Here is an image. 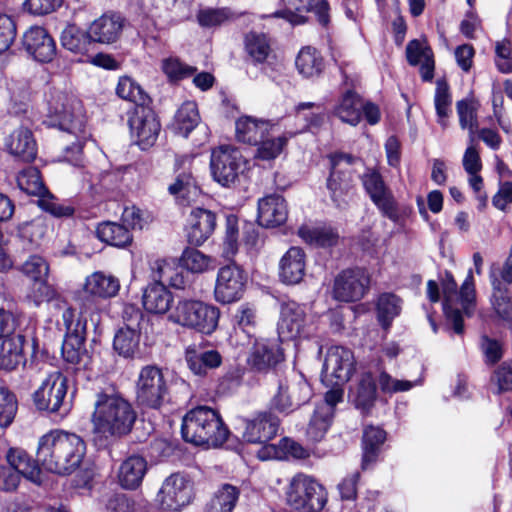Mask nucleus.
<instances>
[{
	"mask_svg": "<svg viewBox=\"0 0 512 512\" xmlns=\"http://www.w3.org/2000/svg\"><path fill=\"white\" fill-rule=\"evenodd\" d=\"M136 420L131 403L118 393L96 394L91 415L93 442L98 448L127 435Z\"/></svg>",
	"mask_w": 512,
	"mask_h": 512,
	"instance_id": "f257e3e1",
	"label": "nucleus"
},
{
	"mask_svg": "<svg viewBox=\"0 0 512 512\" xmlns=\"http://www.w3.org/2000/svg\"><path fill=\"white\" fill-rule=\"evenodd\" d=\"M86 454V443L75 433L53 430L38 442L37 461L49 472L69 475L76 471Z\"/></svg>",
	"mask_w": 512,
	"mask_h": 512,
	"instance_id": "f03ea898",
	"label": "nucleus"
},
{
	"mask_svg": "<svg viewBox=\"0 0 512 512\" xmlns=\"http://www.w3.org/2000/svg\"><path fill=\"white\" fill-rule=\"evenodd\" d=\"M181 432L186 442L208 447L223 445L229 435L220 414L207 406H199L187 412Z\"/></svg>",
	"mask_w": 512,
	"mask_h": 512,
	"instance_id": "7ed1b4c3",
	"label": "nucleus"
},
{
	"mask_svg": "<svg viewBox=\"0 0 512 512\" xmlns=\"http://www.w3.org/2000/svg\"><path fill=\"white\" fill-rule=\"evenodd\" d=\"M220 310L200 300L181 298L168 315L170 322L210 335L218 327Z\"/></svg>",
	"mask_w": 512,
	"mask_h": 512,
	"instance_id": "20e7f679",
	"label": "nucleus"
},
{
	"mask_svg": "<svg viewBox=\"0 0 512 512\" xmlns=\"http://www.w3.org/2000/svg\"><path fill=\"white\" fill-rule=\"evenodd\" d=\"M442 291L444 296V313L448 321L452 323L455 333L462 334L464 330L463 319L458 304H460L466 315H471L476 293L472 270H469L459 291L452 274L446 272L445 278L442 281Z\"/></svg>",
	"mask_w": 512,
	"mask_h": 512,
	"instance_id": "39448f33",
	"label": "nucleus"
},
{
	"mask_svg": "<svg viewBox=\"0 0 512 512\" xmlns=\"http://www.w3.org/2000/svg\"><path fill=\"white\" fill-rule=\"evenodd\" d=\"M48 120L50 126L85 139V118L78 99L63 92H55L48 99Z\"/></svg>",
	"mask_w": 512,
	"mask_h": 512,
	"instance_id": "423d86ee",
	"label": "nucleus"
},
{
	"mask_svg": "<svg viewBox=\"0 0 512 512\" xmlns=\"http://www.w3.org/2000/svg\"><path fill=\"white\" fill-rule=\"evenodd\" d=\"M248 169V161L231 145L214 148L210 156L212 178L222 187L231 188L240 182Z\"/></svg>",
	"mask_w": 512,
	"mask_h": 512,
	"instance_id": "0eeeda50",
	"label": "nucleus"
},
{
	"mask_svg": "<svg viewBox=\"0 0 512 512\" xmlns=\"http://www.w3.org/2000/svg\"><path fill=\"white\" fill-rule=\"evenodd\" d=\"M286 498L288 504L296 510L320 512L327 502V492L313 478L297 474L289 483Z\"/></svg>",
	"mask_w": 512,
	"mask_h": 512,
	"instance_id": "6e6552de",
	"label": "nucleus"
},
{
	"mask_svg": "<svg viewBox=\"0 0 512 512\" xmlns=\"http://www.w3.org/2000/svg\"><path fill=\"white\" fill-rule=\"evenodd\" d=\"M136 399L143 408L160 409L169 400V389L160 368L147 365L140 370L136 383Z\"/></svg>",
	"mask_w": 512,
	"mask_h": 512,
	"instance_id": "1a4fd4ad",
	"label": "nucleus"
},
{
	"mask_svg": "<svg viewBox=\"0 0 512 512\" xmlns=\"http://www.w3.org/2000/svg\"><path fill=\"white\" fill-rule=\"evenodd\" d=\"M67 389L68 380L62 372L55 370L49 373L33 393L35 407L49 413H66L69 410V404L65 401Z\"/></svg>",
	"mask_w": 512,
	"mask_h": 512,
	"instance_id": "9d476101",
	"label": "nucleus"
},
{
	"mask_svg": "<svg viewBox=\"0 0 512 512\" xmlns=\"http://www.w3.org/2000/svg\"><path fill=\"white\" fill-rule=\"evenodd\" d=\"M370 273L363 268L346 269L334 279L333 298L341 302L361 300L369 290Z\"/></svg>",
	"mask_w": 512,
	"mask_h": 512,
	"instance_id": "9b49d317",
	"label": "nucleus"
},
{
	"mask_svg": "<svg viewBox=\"0 0 512 512\" xmlns=\"http://www.w3.org/2000/svg\"><path fill=\"white\" fill-rule=\"evenodd\" d=\"M247 275L236 264L221 267L216 276L214 297L218 303L230 304L239 301L245 292Z\"/></svg>",
	"mask_w": 512,
	"mask_h": 512,
	"instance_id": "f8f14e48",
	"label": "nucleus"
},
{
	"mask_svg": "<svg viewBox=\"0 0 512 512\" xmlns=\"http://www.w3.org/2000/svg\"><path fill=\"white\" fill-rule=\"evenodd\" d=\"M277 331L279 339L286 341L307 338L313 329L304 308L296 302H287L281 305Z\"/></svg>",
	"mask_w": 512,
	"mask_h": 512,
	"instance_id": "ddd939ff",
	"label": "nucleus"
},
{
	"mask_svg": "<svg viewBox=\"0 0 512 512\" xmlns=\"http://www.w3.org/2000/svg\"><path fill=\"white\" fill-rule=\"evenodd\" d=\"M192 483L183 474L168 476L157 494V503L162 510L178 511L188 505L192 499Z\"/></svg>",
	"mask_w": 512,
	"mask_h": 512,
	"instance_id": "4468645a",
	"label": "nucleus"
},
{
	"mask_svg": "<svg viewBox=\"0 0 512 512\" xmlns=\"http://www.w3.org/2000/svg\"><path fill=\"white\" fill-rule=\"evenodd\" d=\"M311 397L312 389L306 380L290 382L284 379L279 380L270 405L273 410L289 414L309 402Z\"/></svg>",
	"mask_w": 512,
	"mask_h": 512,
	"instance_id": "2eb2a0df",
	"label": "nucleus"
},
{
	"mask_svg": "<svg viewBox=\"0 0 512 512\" xmlns=\"http://www.w3.org/2000/svg\"><path fill=\"white\" fill-rule=\"evenodd\" d=\"M354 371V356L351 350L333 346L328 349L322 370V380L331 386H341Z\"/></svg>",
	"mask_w": 512,
	"mask_h": 512,
	"instance_id": "dca6fc26",
	"label": "nucleus"
},
{
	"mask_svg": "<svg viewBox=\"0 0 512 512\" xmlns=\"http://www.w3.org/2000/svg\"><path fill=\"white\" fill-rule=\"evenodd\" d=\"M361 180L365 191L383 215L394 222L398 221L399 213L396 201L382 175L374 169H368L362 175Z\"/></svg>",
	"mask_w": 512,
	"mask_h": 512,
	"instance_id": "f3484780",
	"label": "nucleus"
},
{
	"mask_svg": "<svg viewBox=\"0 0 512 512\" xmlns=\"http://www.w3.org/2000/svg\"><path fill=\"white\" fill-rule=\"evenodd\" d=\"M128 123L131 135L141 149H148L155 143L160 132V123L150 107H135Z\"/></svg>",
	"mask_w": 512,
	"mask_h": 512,
	"instance_id": "a211bd4d",
	"label": "nucleus"
},
{
	"mask_svg": "<svg viewBox=\"0 0 512 512\" xmlns=\"http://www.w3.org/2000/svg\"><path fill=\"white\" fill-rule=\"evenodd\" d=\"M284 361V351L277 339H256L247 357L248 366L257 372H268Z\"/></svg>",
	"mask_w": 512,
	"mask_h": 512,
	"instance_id": "6ab92c4d",
	"label": "nucleus"
},
{
	"mask_svg": "<svg viewBox=\"0 0 512 512\" xmlns=\"http://www.w3.org/2000/svg\"><path fill=\"white\" fill-rule=\"evenodd\" d=\"M26 51L39 62H50L56 54V45L48 32L40 26L28 29L23 36Z\"/></svg>",
	"mask_w": 512,
	"mask_h": 512,
	"instance_id": "aec40b11",
	"label": "nucleus"
},
{
	"mask_svg": "<svg viewBox=\"0 0 512 512\" xmlns=\"http://www.w3.org/2000/svg\"><path fill=\"white\" fill-rule=\"evenodd\" d=\"M278 428V417L270 412H261L245 421L243 438L250 443H265L276 436Z\"/></svg>",
	"mask_w": 512,
	"mask_h": 512,
	"instance_id": "412c9836",
	"label": "nucleus"
},
{
	"mask_svg": "<svg viewBox=\"0 0 512 512\" xmlns=\"http://www.w3.org/2000/svg\"><path fill=\"white\" fill-rule=\"evenodd\" d=\"M123 27L124 19L119 14H103L90 24L89 36L93 42L111 44L119 39Z\"/></svg>",
	"mask_w": 512,
	"mask_h": 512,
	"instance_id": "4be33fe9",
	"label": "nucleus"
},
{
	"mask_svg": "<svg viewBox=\"0 0 512 512\" xmlns=\"http://www.w3.org/2000/svg\"><path fill=\"white\" fill-rule=\"evenodd\" d=\"M288 209L285 199L271 194L258 201V222L265 227L280 226L287 220Z\"/></svg>",
	"mask_w": 512,
	"mask_h": 512,
	"instance_id": "5701e85b",
	"label": "nucleus"
},
{
	"mask_svg": "<svg viewBox=\"0 0 512 512\" xmlns=\"http://www.w3.org/2000/svg\"><path fill=\"white\" fill-rule=\"evenodd\" d=\"M188 222V241L200 246L213 234L216 216L209 210L196 208L191 211Z\"/></svg>",
	"mask_w": 512,
	"mask_h": 512,
	"instance_id": "b1692460",
	"label": "nucleus"
},
{
	"mask_svg": "<svg viewBox=\"0 0 512 512\" xmlns=\"http://www.w3.org/2000/svg\"><path fill=\"white\" fill-rule=\"evenodd\" d=\"M306 255L300 247H291L279 262L280 280L289 285L298 284L305 275Z\"/></svg>",
	"mask_w": 512,
	"mask_h": 512,
	"instance_id": "393cba45",
	"label": "nucleus"
},
{
	"mask_svg": "<svg viewBox=\"0 0 512 512\" xmlns=\"http://www.w3.org/2000/svg\"><path fill=\"white\" fill-rule=\"evenodd\" d=\"M0 345V369L14 370L26 361L24 355L25 336L15 331L2 338Z\"/></svg>",
	"mask_w": 512,
	"mask_h": 512,
	"instance_id": "a878e982",
	"label": "nucleus"
},
{
	"mask_svg": "<svg viewBox=\"0 0 512 512\" xmlns=\"http://www.w3.org/2000/svg\"><path fill=\"white\" fill-rule=\"evenodd\" d=\"M119 290V279L102 271L88 275L83 284V292L93 298L110 299L117 296Z\"/></svg>",
	"mask_w": 512,
	"mask_h": 512,
	"instance_id": "bb28decb",
	"label": "nucleus"
},
{
	"mask_svg": "<svg viewBox=\"0 0 512 512\" xmlns=\"http://www.w3.org/2000/svg\"><path fill=\"white\" fill-rule=\"evenodd\" d=\"M174 301L172 292L162 284L152 282L148 284L142 294V305L151 314L164 315L171 312Z\"/></svg>",
	"mask_w": 512,
	"mask_h": 512,
	"instance_id": "cd10ccee",
	"label": "nucleus"
},
{
	"mask_svg": "<svg viewBox=\"0 0 512 512\" xmlns=\"http://www.w3.org/2000/svg\"><path fill=\"white\" fill-rule=\"evenodd\" d=\"M184 359L189 370L197 376H206L222 364V356L217 350H201L196 346L186 348Z\"/></svg>",
	"mask_w": 512,
	"mask_h": 512,
	"instance_id": "c85d7f7f",
	"label": "nucleus"
},
{
	"mask_svg": "<svg viewBox=\"0 0 512 512\" xmlns=\"http://www.w3.org/2000/svg\"><path fill=\"white\" fill-rule=\"evenodd\" d=\"M406 57L410 65H420V74L424 81H431L433 79V52L425 41L417 39L410 41L406 47Z\"/></svg>",
	"mask_w": 512,
	"mask_h": 512,
	"instance_id": "c756f323",
	"label": "nucleus"
},
{
	"mask_svg": "<svg viewBox=\"0 0 512 512\" xmlns=\"http://www.w3.org/2000/svg\"><path fill=\"white\" fill-rule=\"evenodd\" d=\"M273 128L274 125L268 121L246 116L236 121V137L240 142L256 145Z\"/></svg>",
	"mask_w": 512,
	"mask_h": 512,
	"instance_id": "7c9ffc66",
	"label": "nucleus"
},
{
	"mask_svg": "<svg viewBox=\"0 0 512 512\" xmlns=\"http://www.w3.org/2000/svg\"><path fill=\"white\" fill-rule=\"evenodd\" d=\"M9 152L19 159L30 162L37 155V146L32 132L27 128H18L6 141Z\"/></svg>",
	"mask_w": 512,
	"mask_h": 512,
	"instance_id": "2f4dec72",
	"label": "nucleus"
},
{
	"mask_svg": "<svg viewBox=\"0 0 512 512\" xmlns=\"http://www.w3.org/2000/svg\"><path fill=\"white\" fill-rule=\"evenodd\" d=\"M168 191L182 205L195 202L200 195V188L189 170L179 173L175 181L169 185Z\"/></svg>",
	"mask_w": 512,
	"mask_h": 512,
	"instance_id": "473e14b6",
	"label": "nucleus"
},
{
	"mask_svg": "<svg viewBox=\"0 0 512 512\" xmlns=\"http://www.w3.org/2000/svg\"><path fill=\"white\" fill-rule=\"evenodd\" d=\"M147 463L143 457L131 456L127 458L119 469V482L126 489L137 488L146 473Z\"/></svg>",
	"mask_w": 512,
	"mask_h": 512,
	"instance_id": "72a5a7b5",
	"label": "nucleus"
},
{
	"mask_svg": "<svg viewBox=\"0 0 512 512\" xmlns=\"http://www.w3.org/2000/svg\"><path fill=\"white\" fill-rule=\"evenodd\" d=\"M361 98L353 91H347L336 104L333 114L342 122L356 126L361 120Z\"/></svg>",
	"mask_w": 512,
	"mask_h": 512,
	"instance_id": "f704fd0d",
	"label": "nucleus"
},
{
	"mask_svg": "<svg viewBox=\"0 0 512 512\" xmlns=\"http://www.w3.org/2000/svg\"><path fill=\"white\" fill-rule=\"evenodd\" d=\"M327 188L333 202L340 208L344 207L352 191L350 175L333 168L327 180Z\"/></svg>",
	"mask_w": 512,
	"mask_h": 512,
	"instance_id": "c9c22d12",
	"label": "nucleus"
},
{
	"mask_svg": "<svg viewBox=\"0 0 512 512\" xmlns=\"http://www.w3.org/2000/svg\"><path fill=\"white\" fill-rule=\"evenodd\" d=\"M385 439L386 433L379 427L368 426L364 429L362 469H367L370 464L376 461L380 446Z\"/></svg>",
	"mask_w": 512,
	"mask_h": 512,
	"instance_id": "e433bc0d",
	"label": "nucleus"
},
{
	"mask_svg": "<svg viewBox=\"0 0 512 512\" xmlns=\"http://www.w3.org/2000/svg\"><path fill=\"white\" fill-rule=\"evenodd\" d=\"M200 121L197 104L194 101H186L177 110L173 125L176 133L187 137Z\"/></svg>",
	"mask_w": 512,
	"mask_h": 512,
	"instance_id": "4c0bfd02",
	"label": "nucleus"
},
{
	"mask_svg": "<svg viewBox=\"0 0 512 512\" xmlns=\"http://www.w3.org/2000/svg\"><path fill=\"white\" fill-rule=\"evenodd\" d=\"M96 234L102 242L116 247H125L132 242V235L128 228L116 222L100 223Z\"/></svg>",
	"mask_w": 512,
	"mask_h": 512,
	"instance_id": "58836bf2",
	"label": "nucleus"
},
{
	"mask_svg": "<svg viewBox=\"0 0 512 512\" xmlns=\"http://www.w3.org/2000/svg\"><path fill=\"white\" fill-rule=\"evenodd\" d=\"M299 237L307 244L317 247H331L338 243L339 234L330 227L301 226Z\"/></svg>",
	"mask_w": 512,
	"mask_h": 512,
	"instance_id": "ea45409f",
	"label": "nucleus"
},
{
	"mask_svg": "<svg viewBox=\"0 0 512 512\" xmlns=\"http://www.w3.org/2000/svg\"><path fill=\"white\" fill-rule=\"evenodd\" d=\"M242 14L228 7L203 8L196 15L201 27L215 28L237 20Z\"/></svg>",
	"mask_w": 512,
	"mask_h": 512,
	"instance_id": "a19ab883",
	"label": "nucleus"
},
{
	"mask_svg": "<svg viewBox=\"0 0 512 512\" xmlns=\"http://www.w3.org/2000/svg\"><path fill=\"white\" fill-rule=\"evenodd\" d=\"M245 51L255 64L266 62L272 54L268 37L264 33L249 32L244 38Z\"/></svg>",
	"mask_w": 512,
	"mask_h": 512,
	"instance_id": "79ce46f5",
	"label": "nucleus"
},
{
	"mask_svg": "<svg viewBox=\"0 0 512 512\" xmlns=\"http://www.w3.org/2000/svg\"><path fill=\"white\" fill-rule=\"evenodd\" d=\"M27 298L35 305L55 301L59 308L65 306V301L61 298L55 287L48 283L47 278L32 281Z\"/></svg>",
	"mask_w": 512,
	"mask_h": 512,
	"instance_id": "37998d69",
	"label": "nucleus"
},
{
	"mask_svg": "<svg viewBox=\"0 0 512 512\" xmlns=\"http://www.w3.org/2000/svg\"><path fill=\"white\" fill-rule=\"evenodd\" d=\"M239 489L230 484L222 485L206 505V512H232L239 499Z\"/></svg>",
	"mask_w": 512,
	"mask_h": 512,
	"instance_id": "c03bdc74",
	"label": "nucleus"
},
{
	"mask_svg": "<svg viewBox=\"0 0 512 512\" xmlns=\"http://www.w3.org/2000/svg\"><path fill=\"white\" fill-rule=\"evenodd\" d=\"M292 133H284L277 137H272L271 132L263 137L256 145L257 150L255 158L263 161H271L276 159L284 150Z\"/></svg>",
	"mask_w": 512,
	"mask_h": 512,
	"instance_id": "a18cd8bd",
	"label": "nucleus"
},
{
	"mask_svg": "<svg viewBox=\"0 0 512 512\" xmlns=\"http://www.w3.org/2000/svg\"><path fill=\"white\" fill-rule=\"evenodd\" d=\"M323 66V59L315 48L307 46L298 53L296 67L304 77L312 78L320 75Z\"/></svg>",
	"mask_w": 512,
	"mask_h": 512,
	"instance_id": "49530a36",
	"label": "nucleus"
},
{
	"mask_svg": "<svg viewBox=\"0 0 512 512\" xmlns=\"http://www.w3.org/2000/svg\"><path fill=\"white\" fill-rule=\"evenodd\" d=\"M402 310V300L393 293H382L377 300V316L381 326L389 328Z\"/></svg>",
	"mask_w": 512,
	"mask_h": 512,
	"instance_id": "de8ad7c7",
	"label": "nucleus"
},
{
	"mask_svg": "<svg viewBox=\"0 0 512 512\" xmlns=\"http://www.w3.org/2000/svg\"><path fill=\"white\" fill-rule=\"evenodd\" d=\"M182 268L193 274H201L215 267V261L194 248H186L180 257Z\"/></svg>",
	"mask_w": 512,
	"mask_h": 512,
	"instance_id": "09e8293b",
	"label": "nucleus"
},
{
	"mask_svg": "<svg viewBox=\"0 0 512 512\" xmlns=\"http://www.w3.org/2000/svg\"><path fill=\"white\" fill-rule=\"evenodd\" d=\"M116 93L120 98L135 103L136 107L147 106L150 102V98L143 88L128 76L120 77Z\"/></svg>",
	"mask_w": 512,
	"mask_h": 512,
	"instance_id": "8fccbe9b",
	"label": "nucleus"
},
{
	"mask_svg": "<svg viewBox=\"0 0 512 512\" xmlns=\"http://www.w3.org/2000/svg\"><path fill=\"white\" fill-rule=\"evenodd\" d=\"M459 124L462 129L469 132V142H475V134L478 130L477 103L472 100H461L456 105Z\"/></svg>",
	"mask_w": 512,
	"mask_h": 512,
	"instance_id": "3c124183",
	"label": "nucleus"
},
{
	"mask_svg": "<svg viewBox=\"0 0 512 512\" xmlns=\"http://www.w3.org/2000/svg\"><path fill=\"white\" fill-rule=\"evenodd\" d=\"M91 42L89 30L85 33L75 25H68L61 33L63 47L75 53L86 52Z\"/></svg>",
	"mask_w": 512,
	"mask_h": 512,
	"instance_id": "603ef678",
	"label": "nucleus"
},
{
	"mask_svg": "<svg viewBox=\"0 0 512 512\" xmlns=\"http://www.w3.org/2000/svg\"><path fill=\"white\" fill-rule=\"evenodd\" d=\"M18 187L28 195L38 196L39 199L45 194H48V190L44 186L40 172L30 167L19 173L17 177Z\"/></svg>",
	"mask_w": 512,
	"mask_h": 512,
	"instance_id": "864d4df0",
	"label": "nucleus"
},
{
	"mask_svg": "<svg viewBox=\"0 0 512 512\" xmlns=\"http://www.w3.org/2000/svg\"><path fill=\"white\" fill-rule=\"evenodd\" d=\"M141 332L119 329L115 334L113 347L119 355L133 357L139 350Z\"/></svg>",
	"mask_w": 512,
	"mask_h": 512,
	"instance_id": "5fc2aeb1",
	"label": "nucleus"
},
{
	"mask_svg": "<svg viewBox=\"0 0 512 512\" xmlns=\"http://www.w3.org/2000/svg\"><path fill=\"white\" fill-rule=\"evenodd\" d=\"M376 399V386L371 375L367 374L360 380L356 396L354 399L355 405L363 413H368L374 405Z\"/></svg>",
	"mask_w": 512,
	"mask_h": 512,
	"instance_id": "6e6d98bb",
	"label": "nucleus"
},
{
	"mask_svg": "<svg viewBox=\"0 0 512 512\" xmlns=\"http://www.w3.org/2000/svg\"><path fill=\"white\" fill-rule=\"evenodd\" d=\"M79 330H74V334H66L62 344V356L64 360L71 364H78L84 353L85 334H79Z\"/></svg>",
	"mask_w": 512,
	"mask_h": 512,
	"instance_id": "4d7b16f0",
	"label": "nucleus"
},
{
	"mask_svg": "<svg viewBox=\"0 0 512 512\" xmlns=\"http://www.w3.org/2000/svg\"><path fill=\"white\" fill-rule=\"evenodd\" d=\"M106 512H148L147 503L135 501L126 494H115L106 504Z\"/></svg>",
	"mask_w": 512,
	"mask_h": 512,
	"instance_id": "13d9d810",
	"label": "nucleus"
},
{
	"mask_svg": "<svg viewBox=\"0 0 512 512\" xmlns=\"http://www.w3.org/2000/svg\"><path fill=\"white\" fill-rule=\"evenodd\" d=\"M493 306L496 313L505 321L512 323V299L508 295V290L501 287V283L495 279L492 281Z\"/></svg>",
	"mask_w": 512,
	"mask_h": 512,
	"instance_id": "bf43d9fd",
	"label": "nucleus"
},
{
	"mask_svg": "<svg viewBox=\"0 0 512 512\" xmlns=\"http://www.w3.org/2000/svg\"><path fill=\"white\" fill-rule=\"evenodd\" d=\"M162 70L171 82L186 79L196 72L195 67L181 62L177 57L163 59Z\"/></svg>",
	"mask_w": 512,
	"mask_h": 512,
	"instance_id": "052dcab7",
	"label": "nucleus"
},
{
	"mask_svg": "<svg viewBox=\"0 0 512 512\" xmlns=\"http://www.w3.org/2000/svg\"><path fill=\"white\" fill-rule=\"evenodd\" d=\"M238 238H239V229H238V219L229 215L226 218V226L223 240V251L222 255L226 259L232 258L238 251Z\"/></svg>",
	"mask_w": 512,
	"mask_h": 512,
	"instance_id": "680f3d73",
	"label": "nucleus"
},
{
	"mask_svg": "<svg viewBox=\"0 0 512 512\" xmlns=\"http://www.w3.org/2000/svg\"><path fill=\"white\" fill-rule=\"evenodd\" d=\"M16 412L15 395L9 389L0 387V427H8L13 422Z\"/></svg>",
	"mask_w": 512,
	"mask_h": 512,
	"instance_id": "e2e57ef3",
	"label": "nucleus"
},
{
	"mask_svg": "<svg viewBox=\"0 0 512 512\" xmlns=\"http://www.w3.org/2000/svg\"><path fill=\"white\" fill-rule=\"evenodd\" d=\"M46 230L47 228L44 221L37 218L30 222L20 224L18 226V236L31 245H38L40 240L44 237Z\"/></svg>",
	"mask_w": 512,
	"mask_h": 512,
	"instance_id": "0e129e2a",
	"label": "nucleus"
},
{
	"mask_svg": "<svg viewBox=\"0 0 512 512\" xmlns=\"http://www.w3.org/2000/svg\"><path fill=\"white\" fill-rule=\"evenodd\" d=\"M21 271L32 281H36L48 277L49 264L42 256L31 255L22 264Z\"/></svg>",
	"mask_w": 512,
	"mask_h": 512,
	"instance_id": "69168bd1",
	"label": "nucleus"
},
{
	"mask_svg": "<svg viewBox=\"0 0 512 512\" xmlns=\"http://www.w3.org/2000/svg\"><path fill=\"white\" fill-rule=\"evenodd\" d=\"M451 96L449 94V87L445 82L438 81L435 92V108L439 117L441 126L446 127V118L450 112Z\"/></svg>",
	"mask_w": 512,
	"mask_h": 512,
	"instance_id": "338daca9",
	"label": "nucleus"
},
{
	"mask_svg": "<svg viewBox=\"0 0 512 512\" xmlns=\"http://www.w3.org/2000/svg\"><path fill=\"white\" fill-rule=\"evenodd\" d=\"M480 350L487 365H494L499 362L504 354L503 343L486 335L481 337Z\"/></svg>",
	"mask_w": 512,
	"mask_h": 512,
	"instance_id": "774afa93",
	"label": "nucleus"
}]
</instances>
